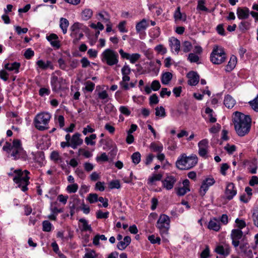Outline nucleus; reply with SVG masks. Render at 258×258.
Wrapping results in <instances>:
<instances>
[{"instance_id": "nucleus-33", "label": "nucleus", "mask_w": 258, "mask_h": 258, "mask_svg": "<svg viewBox=\"0 0 258 258\" xmlns=\"http://www.w3.org/2000/svg\"><path fill=\"white\" fill-rule=\"evenodd\" d=\"M93 15V11L90 9H86L82 12V18L87 21L91 18Z\"/></svg>"}, {"instance_id": "nucleus-63", "label": "nucleus", "mask_w": 258, "mask_h": 258, "mask_svg": "<svg viewBox=\"0 0 258 258\" xmlns=\"http://www.w3.org/2000/svg\"><path fill=\"white\" fill-rule=\"evenodd\" d=\"M58 63L59 67L60 69L63 70H66L67 68V65L65 62V61L61 58H60L58 59Z\"/></svg>"}, {"instance_id": "nucleus-22", "label": "nucleus", "mask_w": 258, "mask_h": 258, "mask_svg": "<svg viewBox=\"0 0 258 258\" xmlns=\"http://www.w3.org/2000/svg\"><path fill=\"white\" fill-rule=\"evenodd\" d=\"M131 238L128 236L124 237L123 241H119L117 244V247L118 249L124 250L131 243Z\"/></svg>"}, {"instance_id": "nucleus-1", "label": "nucleus", "mask_w": 258, "mask_h": 258, "mask_svg": "<svg viewBox=\"0 0 258 258\" xmlns=\"http://www.w3.org/2000/svg\"><path fill=\"white\" fill-rule=\"evenodd\" d=\"M232 120L235 130L239 136L243 137L249 132L251 125L249 115L235 111L233 113Z\"/></svg>"}, {"instance_id": "nucleus-30", "label": "nucleus", "mask_w": 258, "mask_h": 258, "mask_svg": "<svg viewBox=\"0 0 258 258\" xmlns=\"http://www.w3.org/2000/svg\"><path fill=\"white\" fill-rule=\"evenodd\" d=\"M69 25V22L67 19L63 18L60 19L59 27L61 29L63 34H66L67 32Z\"/></svg>"}, {"instance_id": "nucleus-15", "label": "nucleus", "mask_w": 258, "mask_h": 258, "mask_svg": "<svg viewBox=\"0 0 258 258\" xmlns=\"http://www.w3.org/2000/svg\"><path fill=\"white\" fill-rule=\"evenodd\" d=\"M237 191L233 183H229L227 184L225 195L226 198L228 200H232L236 195Z\"/></svg>"}, {"instance_id": "nucleus-58", "label": "nucleus", "mask_w": 258, "mask_h": 258, "mask_svg": "<svg viewBox=\"0 0 258 258\" xmlns=\"http://www.w3.org/2000/svg\"><path fill=\"white\" fill-rule=\"evenodd\" d=\"M151 88L153 91H157L158 90L160 87L161 85L160 82L158 80H154L151 83Z\"/></svg>"}, {"instance_id": "nucleus-45", "label": "nucleus", "mask_w": 258, "mask_h": 258, "mask_svg": "<svg viewBox=\"0 0 258 258\" xmlns=\"http://www.w3.org/2000/svg\"><path fill=\"white\" fill-rule=\"evenodd\" d=\"M235 223L236 227L237 228V229H239L241 230L246 225L245 222L243 220L239 219L238 218H237L235 220Z\"/></svg>"}, {"instance_id": "nucleus-40", "label": "nucleus", "mask_w": 258, "mask_h": 258, "mask_svg": "<svg viewBox=\"0 0 258 258\" xmlns=\"http://www.w3.org/2000/svg\"><path fill=\"white\" fill-rule=\"evenodd\" d=\"M141 155L139 152H136L132 155L133 162L135 164H138L141 161Z\"/></svg>"}, {"instance_id": "nucleus-56", "label": "nucleus", "mask_w": 258, "mask_h": 258, "mask_svg": "<svg viewBox=\"0 0 258 258\" xmlns=\"http://www.w3.org/2000/svg\"><path fill=\"white\" fill-rule=\"evenodd\" d=\"M109 212L103 213L101 211L99 210L96 213V217L98 219H106L108 217Z\"/></svg>"}, {"instance_id": "nucleus-28", "label": "nucleus", "mask_w": 258, "mask_h": 258, "mask_svg": "<svg viewBox=\"0 0 258 258\" xmlns=\"http://www.w3.org/2000/svg\"><path fill=\"white\" fill-rule=\"evenodd\" d=\"M172 78V74L170 72H165L161 76V82L164 85H168Z\"/></svg>"}, {"instance_id": "nucleus-48", "label": "nucleus", "mask_w": 258, "mask_h": 258, "mask_svg": "<svg viewBox=\"0 0 258 258\" xmlns=\"http://www.w3.org/2000/svg\"><path fill=\"white\" fill-rule=\"evenodd\" d=\"M192 48V45L189 41H185L184 42L182 46V50L184 52H188L191 50Z\"/></svg>"}, {"instance_id": "nucleus-3", "label": "nucleus", "mask_w": 258, "mask_h": 258, "mask_svg": "<svg viewBox=\"0 0 258 258\" xmlns=\"http://www.w3.org/2000/svg\"><path fill=\"white\" fill-rule=\"evenodd\" d=\"M198 159L196 155L187 156L182 154L176 162V166L180 170H188L194 167L198 163Z\"/></svg>"}, {"instance_id": "nucleus-44", "label": "nucleus", "mask_w": 258, "mask_h": 258, "mask_svg": "<svg viewBox=\"0 0 258 258\" xmlns=\"http://www.w3.org/2000/svg\"><path fill=\"white\" fill-rule=\"evenodd\" d=\"M50 159L54 161L55 162H57L58 161H61V158L60 156L57 151H54L51 152L50 154Z\"/></svg>"}, {"instance_id": "nucleus-47", "label": "nucleus", "mask_w": 258, "mask_h": 258, "mask_svg": "<svg viewBox=\"0 0 258 258\" xmlns=\"http://www.w3.org/2000/svg\"><path fill=\"white\" fill-rule=\"evenodd\" d=\"M252 217L253 224L258 228V208L253 210Z\"/></svg>"}, {"instance_id": "nucleus-53", "label": "nucleus", "mask_w": 258, "mask_h": 258, "mask_svg": "<svg viewBox=\"0 0 258 258\" xmlns=\"http://www.w3.org/2000/svg\"><path fill=\"white\" fill-rule=\"evenodd\" d=\"M87 200L90 203H94L98 201V196L96 194H90L87 198Z\"/></svg>"}, {"instance_id": "nucleus-50", "label": "nucleus", "mask_w": 258, "mask_h": 258, "mask_svg": "<svg viewBox=\"0 0 258 258\" xmlns=\"http://www.w3.org/2000/svg\"><path fill=\"white\" fill-rule=\"evenodd\" d=\"M190 190L189 187H182L178 188L177 191V194L179 196H183Z\"/></svg>"}, {"instance_id": "nucleus-46", "label": "nucleus", "mask_w": 258, "mask_h": 258, "mask_svg": "<svg viewBox=\"0 0 258 258\" xmlns=\"http://www.w3.org/2000/svg\"><path fill=\"white\" fill-rule=\"evenodd\" d=\"M205 0H199L198 2L197 9L202 11H208V8L205 6Z\"/></svg>"}, {"instance_id": "nucleus-21", "label": "nucleus", "mask_w": 258, "mask_h": 258, "mask_svg": "<svg viewBox=\"0 0 258 258\" xmlns=\"http://www.w3.org/2000/svg\"><path fill=\"white\" fill-rule=\"evenodd\" d=\"M169 46L171 47V50H173L178 53L180 50V42L179 40L175 38H172L169 39Z\"/></svg>"}, {"instance_id": "nucleus-29", "label": "nucleus", "mask_w": 258, "mask_h": 258, "mask_svg": "<svg viewBox=\"0 0 258 258\" xmlns=\"http://www.w3.org/2000/svg\"><path fill=\"white\" fill-rule=\"evenodd\" d=\"M249 244L247 242H242L240 245V249L242 252L248 256L252 254V251L249 249Z\"/></svg>"}, {"instance_id": "nucleus-12", "label": "nucleus", "mask_w": 258, "mask_h": 258, "mask_svg": "<svg viewBox=\"0 0 258 258\" xmlns=\"http://www.w3.org/2000/svg\"><path fill=\"white\" fill-rule=\"evenodd\" d=\"M215 251L217 253L226 257L230 253L231 248L228 244H223L217 245L215 248Z\"/></svg>"}, {"instance_id": "nucleus-35", "label": "nucleus", "mask_w": 258, "mask_h": 258, "mask_svg": "<svg viewBox=\"0 0 258 258\" xmlns=\"http://www.w3.org/2000/svg\"><path fill=\"white\" fill-rule=\"evenodd\" d=\"M162 175L161 174H155L150 177L148 180V184H152L156 181L161 180Z\"/></svg>"}, {"instance_id": "nucleus-10", "label": "nucleus", "mask_w": 258, "mask_h": 258, "mask_svg": "<svg viewBox=\"0 0 258 258\" xmlns=\"http://www.w3.org/2000/svg\"><path fill=\"white\" fill-rule=\"evenodd\" d=\"M83 25L80 23H74L71 27L72 33L71 36L74 38V41H78L81 39L84 36L81 29Z\"/></svg>"}, {"instance_id": "nucleus-2", "label": "nucleus", "mask_w": 258, "mask_h": 258, "mask_svg": "<svg viewBox=\"0 0 258 258\" xmlns=\"http://www.w3.org/2000/svg\"><path fill=\"white\" fill-rule=\"evenodd\" d=\"M3 149L10 154L11 156L13 157L14 160L20 158L24 152L21 141L18 139L14 140L12 145L9 142H6L3 146Z\"/></svg>"}, {"instance_id": "nucleus-49", "label": "nucleus", "mask_w": 258, "mask_h": 258, "mask_svg": "<svg viewBox=\"0 0 258 258\" xmlns=\"http://www.w3.org/2000/svg\"><path fill=\"white\" fill-rule=\"evenodd\" d=\"M95 84L90 81L85 83V90L88 92H92L94 89Z\"/></svg>"}, {"instance_id": "nucleus-32", "label": "nucleus", "mask_w": 258, "mask_h": 258, "mask_svg": "<svg viewBox=\"0 0 258 258\" xmlns=\"http://www.w3.org/2000/svg\"><path fill=\"white\" fill-rule=\"evenodd\" d=\"M79 222L82 223V231H92V228L90 225H89L87 221L84 219L81 218L79 220Z\"/></svg>"}, {"instance_id": "nucleus-24", "label": "nucleus", "mask_w": 258, "mask_h": 258, "mask_svg": "<svg viewBox=\"0 0 258 258\" xmlns=\"http://www.w3.org/2000/svg\"><path fill=\"white\" fill-rule=\"evenodd\" d=\"M208 227L210 230L218 231L220 229V221L216 219L211 220L209 222Z\"/></svg>"}, {"instance_id": "nucleus-41", "label": "nucleus", "mask_w": 258, "mask_h": 258, "mask_svg": "<svg viewBox=\"0 0 258 258\" xmlns=\"http://www.w3.org/2000/svg\"><path fill=\"white\" fill-rule=\"evenodd\" d=\"M250 106L255 111H258V94L256 97L252 100L249 102Z\"/></svg>"}, {"instance_id": "nucleus-19", "label": "nucleus", "mask_w": 258, "mask_h": 258, "mask_svg": "<svg viewBox=\"0 0 258 258\" xmlns=\"http://www.w3.org/2000/svg\"><path fill=\"white\" fill-rule=\"evenodd\" d=\"M46 39L50 42L52 47L56 49L60 47V45L58 40V37L56 34L54 33L51 34L49 36H46Z\"/></svg>"}, {"instance_id": "nucleus-37", "label": "nucleus", "mask_w": 258, "mask_h": 258, "mask_svg": "<svg viewBox=\"0 0 258 258\" xmlns=\"http://www.w3.org/2000/svg\"><path fill=\"white\" fill-rule=\"evenodd\" d=\"M97 19L103 23H108L109 20V17L108 14L106 12H102L98 14V17Z\"/></svg>"}, {"instance_id": "nucleus-59", "label": "nucleus", "mask_w": 258, "mask_h": 258, "mask_svg": "<svg viewBox=\"0 0 258 258\" xmlns=\"http://www.w3.org/2000/svg\"><path fill=\"white\" fill-rule=\"evenodd\" d=\"M15 29L16 32L17 33L18 35H21V34L26 33L28 31V28H21L20 26H15Z\"/></svg>"}, {"instance_id": "nucleus-6", "label": "nucleus", "mask_w": 258, "mask_h": 258, "mask_svg": "<svg viewBox=\"0 0 258 258\" xmlns=\"http://www.w3.org/2000/svg\"><path fill=\"white\" fill-rule=\"evenodd\" d=\"M50 118L51 115L47 112L38 114L34 119L35 127L40 131H44L47 129V125Z\"/></svg>"}, {"instance_id": "nucleus-11", "label": "nucleus", "mask_w": 258, "mask_h": 258, "mask_svg": "<svg viewBox=\"0 0 258 258\" xmlns=\"http://www.w3.org/2000/svg\"><path fill=\"white\" fill-rule=\"evenodd\" d=\"M247 232H243L239 229H234L231 231V238L232 240V244L234 247H237L239 245V240L243 234L245 235Z\"/></svg>"}, {"instance_id": "nucleus-14", "label": "nucleus", "mask_w": 258, "mask_h": 258, "mask_svg": "<svg viewBox=\"0 0 258 258\" xmlns=\"http://www.w3.org/2000/svg\"><path fill=\"white\" fill-rule=\"evenodd\" d=\"M177 180L175 176L172 175L167 176L162 181L163 187L167 190H171L173 188Z\"/></svg>"}, {"instance_id": "nucleus-18", "label": "nucleus", "mask_w": 258, "mask_h": 258, "mask_svg": "<svg viewBox=\"0 0 258 258\" xmlns=\"http://www.w3.org/2000/svg\"><path fill=\"white\" fill-rule=\"evenodd\" d=\"M188 79V84L190 86H195L199 82L200 76L197 72L191 71L187 74Z\"/></svg>"}, {"instance_id": "nucleus-57", "label": "nucleus", "mask_w": 258, "mask_h": 258, "mask_svg": "<svg viewBox=\"0 0 258 258\" xmlns=\"http://www.w3.org/2000/svg\"><path fill=\"white\" fill-rule=\"evenodd\" d=\"M109 187L110 189H118L120 187L119 182L118 180H112L109 184Z\"/></svg>"}, {"instance_id": "nucleus-17", "label": "nucleus", "mask_w": 258, "mask_h": 258, "mask_svg": "<svg viewBox=\"0 0 258 258\" xmlns=\"http://www.w3.org/2000/svg\"><path fill=\"white\" fill-rule=\"evenodd\" d=\"M81 134L79 133H75L72 137L71 140V147L75 149L78 146L81 145L83 144V141L81 139Z\"/></svg>"}, {"instance_id": "nucleus-52", "label": "nucleus", "mask_w": 258, "mask_h": 258, "mask_svg": "<svg viewBox=\"0 0 258 258\" xmlns=\"http://www.w3.org/2000/svg\"><path fill=\"white\" fill-rule=\"evenodd\" d=\"M67 190L70 193H75L78 189V185L77 183H73L67 186Z\"/></svg>"}, {"instance_id": "nucleus-54", "label": "nucleus", "mask_w": 258, "mask_h": 258, "mask_svg": "<svg viewBox=\"0 0 258 258\" xmlns=\"http://www.w3.org/2000/svg\"><path fill=\"white\" fill-rule=\"evenodd\" d=\"M155 50L158 53H161L162 54H164L167 52L166 48L164 47V46L162 44L157 45L155 48Z\"/></svg>"}, {"instance_id": "nucleus-13", "label": "nucleus", "mask_w": 258, "mask_h": 258, "mask_svg": "<svg viewBox=\"0 0 258 258\" xmlns=\"http://www.w3.org/2000/svg\"><path fill=\"white\" fill-rule=\"evenodd\" d=\"M209 141L207 139H203L198 143L199 154L200 156L206 158L208 153Z\"/></svg>"}, {"instance_id": "nucleus-61", "label": "nucleus", "mask_w": 258, "mask_h": 258, "mask_svg": "<svg viewBox=\"0 0 258 258\" xmlns=\"http://www.w3.org/2000/svg\"><path fill=\"white\" fill-rule=\"evenodd\" d=\"M141 57V55L139 53H133L130 55L129 59L131 63H135Z\"/></svg>"}, {"instance_id": "nucleus-7", "label": "nucleus", "mask_w": 258, "mask_h": 258, "mask_svg": "<svg viewBox=\"0 0 258 258\" xmlns=\"http://www.w3.org/2000/svg\"><path fill=\"white\" fill-rule=\"evenodd\" d=\"M170 218L168 216L165 214L160 215L157 222L156 226L160 230L161 235H166L168 233L170 228Z\"/></svg>"}, {"instance_id": "nucleus-20", "label": "nucleus", "mask_w": 258, "mask_h": 258, "mask_svg": "<svg viewBox=\"0 0 258 258\" xmlns=\"http://www.w3.org/2000/svg\"><path fill=\"white\" fill-rule=\"evenodd\" d=\"M237 15L239 19H247L249 16V10L247 8H238Z\"/></svg>"}, {"instance_id": "nucleus-34", "label": "nucleus", "mask_w": 258, "mask_h": 258, "mask_svg": "<svg viewBox=\"0 0 258 258\" xmlns=\"http://www.w3.org/2000/svg\"><path fill=\"white\" fill-rule=\"evenodd\" d=\"M150 149L153 152L160 153L163 150V147L162 144H157L155 142H152L150 144Z\"/></svg>"}, {"instance_id": "nucleus-55", "label": "nucleus", "mask_w": 258, "mask_h": 258, "mask_svg": "<svg viewBox=\"0 0 258 258\" xmlns=\"http://www.w3.org/2000/svg\"><path fill=\"white\" fill-rule=\"evenodd\" d=\"M188 60L190 62H198L199 60V57L193 53H190L188 54Z\"/></svg>"}, {"instance_id": "nucleus-16", "label": "nucleus", "mask_w": 258, "mask_h": 258, "mask_svg": "<svg viewBox=\"0 0 258 258\" xmlns=\"http://www.w3.org/2000/svg\"><path fill=\"white\" fill-rule=\"evenodd\" d=\"M36 64L37 66V69L38 68L42 70H46L48 69L52 70L54 69V66L50 60L45 61L42 59H39L36 61Z\"/></svg>"}, {"instance_id": "nucleus-51", "label": "nucleus", "mask_w": 258, "mask_h": 258, "mask_svg": "<svg viewBox=\"0 0 258 258\" xmlns=\"http://www.w3.org/2000/svg\"><path fill=\"white\" fill-rule=\"evenodd\" d=\"M148 240L152 244L158 243L160 244V238L159 237H155L154 235H151L148 236Z\"/></svg>"}, {"instance_id": "nucleus-23", "label": "nucleus", "mask_w": 258, "mask_h": 258, "mask_svg": "<svg viewBox=\"0 0 258 258\" xmlns=\"http://www.w3.org/2000/svg\"><path fill=\"white\" fill-rule=\"evenodd\" d=\"M20 67V63L17 62H14L11 63H7L5 65V69L9 71H14L15 73H19V70Z\"/></svg>"}, {"instance_id": "nucleus-9", "label": "nucleus", "mask_w": 258, "mask_h": 258, "mask_svg": "<svg viewBox=\"0 0 258 258\" xmlns=\"http://www.w3.org/2000/svg\"><path fill=\"white\" fill-rule=\"evenodd\" d=\"M65 80L62 78H58L52 74L51 77V86L54 92H58L62 88L64 84Z\"/></svg>"}, {"instance_id": "nucleus-25", "label": "nucleus", "mask_w": 258, "mask_h": 258, "mask_svg": "<svg viewBox=\"0 0 258 258\" xmlns=\"http://www.w3.org/2000/svg\"><path fill=\"white\" fill-rule=\"evenodd\" d=\"M224 104L228 108H232L235 104V100L231 96L227 95L225 97Z\"/></svg>"}, {"instance_id": "nucleus-38", "label": "nucleus", "mask_w": 258, "mask_h": 258, "mask_svg": "<svg viewBox=\"0 0 258 258\" xmlns=\"http://www.w3.org/2000/svg\"><path fill=\"white\" fill-rule=\"evenodd\" d=\"M99 99L102 100V102L105 103L108 101V94L106 91L103 90L98 94Z\"/></svg>"}, {"instance_id": "nucleus-39", "label": "nucleus", "mask_w": 258, "mask_h": 258, "mask_svg": "<svg viewBox=\"0 0 258 258\" xmlns=\"http://www.w3.org/2000/svg\"><path fill=\"white\" fill-rule=\"evenodd\" d=\"M96 134H92L89 137H87L85 139V142L87 145H94L95 142L93 141V140H95L96 138Z\"/></svg>"}, {"instance_id": "nucleus-62", "label": "nucleus", "mask_w": 258, "mask_h": 258, "mask_svg": "<svg viewBox=\"0 0 258 258\" xmlns=\"http://www.w3.org/2000/svg\"><path fill=\"white\" fill-rule=\"evenodd\" d=\"M224 149L227 151V152L232 154L236 150V147L235 145H229L227 144L224 147Z\"/></svg>"}, {"instance_id": "nucleus-26", "label": "nucleus", "mask_w": 258, "mask_h": 258, "mask_svg": "<svg viewBox=\"0 0 258 258\" xmlns=\"http://www.w3.org/2000/svg\"><path fill=\"white\" fill-rule=\"evenodd\" d=\"M174 17L175 21L181 20L185 21L186 20V15L181 13L180 7H178L176 9L174 14Z\"/></svg>"}, {"instance_id": "nucleus-64", "label": "nucleus", "mask_w": 258, "mask_h": 258, "mask_svg": "<svg viewBox=\"0 0 258 258\" xmlns=\"http://www.w3.org/2000/svg\"><path fill=\"white\" fill-rule=\"evenodd\" d=\"M210 186H208L207 184H205L204 182H202V184L200 188V194L202 196H204L206 193L207 191L208 190Z\"/></svg>"}, {"instance_id": "nucleus-36", "label": "nucleus", "mask_w": 258, "mask_h": 258, "mask_svg": "<svg viewBox=\"0 0 258 258\" xmlns=\"http://www.w3.org/2000/svg\"><path fill=\"white\" fill-rule=\"evenodd\" d=\"M42 230L44 232H50L53 227L52 224L48 220H45L42 222Z\"/></svg>"}, {"instance_id": "nucleus-31", "label": "nucleus", "mask_w": 258, "mask_h": 258, "mask_svg": "<svg viewBox=\"0 0 258 258\" xmlns=\"http://www.w3.org/2000/svg\"><path fill=\"white\" fill-rule=\"evenodd\" d=\"M236 59V57L234 56L231 57L230 60L229 61L228 63L226 66V70L227 71H231L235 68L237 62Z\"/></svg>"}, {"instance_id": "nucleus-27", "label": "nucleus", "mask_w": 258, "mask_h": 258, "mask_svg": "<svg viewBox=\"0 0 258 258\" xmlns=\"http://www.w3.org/2000/svg\"><path fill=\"white\" fill-rule=\"evenodd\" d=\"M148 26L147 20L145 19L138 22L136 26V29L138 33L145 30Z\"/></svg>"}, {"instance_id": "nucleus-8", "label": "nucleus", "mask_w": 258, "mask_h": 258, "mask_svg": "<svg viewBox=\"0 0 258 258\" xmlns=\"http://www.w3.org/2000/svg\"><path fill=\"white\" fill-rule=\"evenodd\" d=\"M211 60L215 64H219L223 62L226 58L225 53L223 48L215 47L211 54Z\"/></svg>"}, {"instance_id": "nucleus-42", "label": "nucleus", "mask_w": 258, "mask_h": 258, "mask_svg": "<svg viewBox=\"0 0 258 258\" xmlns=\"http://www.w3.org/2000/svg\"><path fill=\"white\" fill-rule=\"evenodd\" d=\"M250 23L248 21H242L239 25V28L241 31H245L249 29Z\"/></svg>"}, {"instance_id": "nucleus-60", "label": "nucleus", "mask_w": 258, "mask_h": 258, "mask_svg": "<svg viewBox=\"0 0 258 258\" xmlns=\"http://www.w3.org/2000/svg\"><path fill=\"white\" fill-rule=\"evenodd\" d=\"M24 55L26 59H29L34 55V52L31 48H28L25 51Z\"/></svg>"}, {"instance_id": "nucleus-43", "label": "nucleus", "mask_w": 258, "mask_h": 258, "mask_svg": "<svg viewBox=\"0 0 258 258\" xmlns=\"http://www.w3.org/2000/svg\"><path fill=\"white\" fill-rule=\"evenodd\" d=\"M155 115L157 116H161V117H165L166 115V113L165 111V109L163 107L160 106L159 107H156L155 108Z\"/></svg>"}, {"instance_id": "nucleus-4", "label": "nucleus", "mask_w": 258, "mask_h": 258, "mask_svg": "<svg viewBox=\"0 0 258 258\" xmlns=\"http://www.w3.org/2000/svg\"><path fill=\"white\" fill-rule=\"evenodd\" d=\"M14 173L17 174L13 178V181L18 184V186L21 188L23 191H26L28 190L27 185L29 184V177L28 175L30 172L25 170L22 171L20 169H17L14 171Z\"/></svg>"}, {"instance_id": "nucleus-5", "label": "nucleus", "mask_w": 258, "mask_h": 258, "mask_svg": "<svg viewBox=\"0 0 258 258\" xmlns=\"http://www.w3.org/2000/svg\"><path fill=\"white\" fill-rule=\"evenodd\" d=\"M101 56L102 62L110 66L116 64L118 62V53L109 48L105 49L102 53Z\"/></svg>"}]
</instances>
